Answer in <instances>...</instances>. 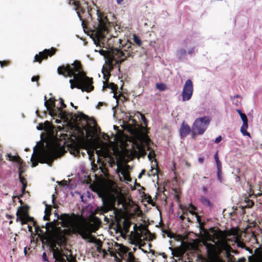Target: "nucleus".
<instances>
[{"label":"nucleus","mask_w":262,"mask_h":262,"mask_svg":"<svg viewBox=\"0 0 262 262\" xmlns=\"http://www.w3.org/2000/svg\"><path fill=\"white\" fill-rule=\"evenodd\" d=\"M237 112L238 113L242 121L248 120L247 117L246 115V114L243 113L241 110H237Z\"/></svg>","instance_id":"nucleus-23"},{"label":"nucleus","mask_w":262,"mask_h":262,"mask_svg":"<svg viewBox=\"0 0 262 262\" xmlns=\"http://www.w3.org/2000/svg\"><path fill=\"white\" fill-rule=\"evenodd\" d=\"M145 172V170H144V169L142 170L141 172L138 175V178L139 179L141 178L142 175L144 174Z\"/></svg>","instance_id":"nucleus-40"},{"label":"nucleus","mask_w":262,"mask_h":262,"mask_svg":"<svg viewBox=\"0 0 262 262\" xmlns=\"http://www.w3.org/2000/svg\"><path fill=\"white\" fill-rule=\"evenodd\" d=\"M95 52H98L99 51L100 54L102 56H105L106 55V51L105 50H100L99 51H98L97 50L95 49Z\"/></svg>","instance_id":"nucleus-28"},{"label":"nucleus","mask_w":262,"mask_h":262,"mask_svg":"<svg viewBox=\"0 0 262 262\" xmlns=\"http://www.w3.org/2000/svg\"><path fill=\"white\" fill-rule=\"evenodd\" d=\"M180 218L182 220H184L185 217L183 216V215H181L180 216Z\"/></svg>","instance_id":"nucleus-54"},{"label":"nucleus","mask_w":262,"mask_h":262,"mask_svg":"<svg viewBox=\"0 0 262 262\" xmlns=\"http://www.w3.org/2000/svg\"><path fill=\"white\" fill-rule=\"evenodd\" d=\"M83 198H84V196L83 195H81L80 196V199H81V201L84 202L85 201L84 200Z\"/></svg>","instance_id":"nucleus-51"},{"label":"nucleus","mask_w":262,"mask_h":262,"mask_svg":"<svg viewBox=\"0 0 262 262\" xmlns=\"http://www.w3.org/2000/svg\"><path fill=\"white\" fill-rule=\"evenodd\" d=\"M111 86H111V89H112L113 91H114V89H115V87H116V85H115L114 83H111Z\"/></svg>","instance_id":"nucleus-47"},{"label":"nucleus","mask_w":262,"mask_h":262,"mask_svg":"<svg viewBox=\"0 0 262 262\" xmlns=\"http://www.w3.org/2000/svg\"><path fill=\"white\" fill-rule=\"evenodd\" d=\"M71 105L74 107L75 109H77V107L74 106V104L72 102H71Z\"/></svg>","instance_id":"nucleus-53"},{"label":"nucleus","mask_w":262,"mask_h":262,"mask_svg":"<svg viewBox=\"0 0 262 262\" xmlns=\"http://www.w3.org/2000/svg\"><path fill=\"white\" fill-rule=\"evenodd\" d=\"M196 218H197V220H198V221H199L200 217H199L198 215H196Z\"/></svg>","instance_id":"nucleus-59"},{"label":"nucleus","mask_w":262,"mask_h":262,"mask_svg":"<svg viewBox=\"0 0 262 262\" xmlns=\"http://www.w3.org/2000/svg\"><path fill=\"white\" fill-rule=\"evenodd\" d=\"M103 105V102H99L98 103L97 108H99L100 106H102Z\"/></svg>","instance_id":"nucleus-44"},{"label":"nucleus","mask_w":262,"mask_h":262,"mask_svg":"<svg viewBox=\"0 0 262 262\" xmlns=\"http://www.w3.org/2000/svg\"><path fill=\"white\" fill-rule=\"evenodd\" d=\"M44 104L47 110L50 111V108H53L55 107V100L50 98L48 101H46Z\"/></svg>","instance_id":"nucleus-16"},{"label":"nucleus","mask_w":262,"mask_h":262,"mask_svg":"<svg viewBox=\"0 0 262 262\" xmlns=\"http://www.w3.org/2000/svg\"><path fill=\"white\" fill-rule=\"evenodd\" d=\"M189 209L190 210V212L193 214H194V211L196 209V208L193 205L190 204L189 205Z\"/></svg>","instance_id":"nucleus-26"},{"label":"nucleus","mask_w":262,"mask_h":262,"mask_svg":"<svg viewBox=\"0 0 262 262\" xmlns=\"http://www.w3.org/2000/svg\"><path fill=\"white\" fill-rule=\"evenodd\" d=\"M193 91V83L190 79L186 81L183 89L182 100L183 101L189 100L192 95Z\"/></svg>","instance_id":"nucleus-8"},{"label":"nucleus","mask_w":262,"mask_h":262,"mask_svg":"<svg viewBox=\"0 0 262 262\" xmlns=\"http://www.w3.org/2000/svg\"><path fill=\"white\" fill-rule=\"evenodd\" d=\"M147 150H150V147L149 146H147Z\"/></svg>","instance_id":"nucleus-63"},{"label":"nucleus","mask_w":262,"mask_h":262,"mask_svg":"<svg viewBox=\"0 0 262 262\" xmlns=\"http://www.w3.org/2000/svg\"><path fill=\"white\" fill-rule=\"evenodd\" d=\"M156 88L160 91H164L166 89L167 86L165 84L161 83H157Z\"/></svg>","instance_id":"nucleus-22"},{"label":"nucleus","mask_w":262,"mask_h":262,"mask_svg":"<svg viewBox=\"0 0 262 262\" xmlns=\"http://www.w3.org/2000/svg\"><path fill=\"white\" fill-rule=\"evenodd\" d=\"M102 156L104 158L108 159V165L111 167H113L115 165L117 164L115 161V158L112 156V154L110 152L105 151L103 152Z\"/></svg>","instance_id":"nucleus-13"},{"label":"nucleus","mask_w":262,"mask_h":262,"mask_svg":"<svg viewBox=\"0 0 262 262\" xmlns=\"http://www.w3.org/2000/svg\"><path fill=\"white\" fill-rule=\"evenodd\" d=\"M44 100H45V101H47V96H45V97H44Z\"/></svg>","instance_id":"nucleus-60"},{"label":"nucleus","mask_w":262,"mask_h":262,"mask_svg":"<svg viewBox=\"0 0 262 262\" xmlns=\"http://www.w3.org/2000/svg\"><path fill=\"white\" fill-rule=\"evenodd\" d=\"M129 256L130 258H134L133 256L132 255V254L130 253H129Z\"/></svg>","instance_id":"nucleus-55"},{"label":"nucleus","mask_w":262,"mask_h":262,"mask_svg":"<svg viewBox=\"0 0 262 262\" xmlns=\"http://www.w3.org/2000/svg\"><path fill=\"white\" fill-rule=\"evenodd\" d=\"M28 230H29V231L30 232H32V227L31 226L28 225Z\"/></svg>","instance_id":"nucleus-49"},{"label":"nucleus","mask_w":262,"mask_h":262,"mask_svg":"<svg viewBox=\"0 0 262 262\" xmlns=\"http://www.w3.org/2000/svg\"><path fill=\"white\" fill-rule=\"evenodd\" d=\"M54 215L57 220H60V222L56 221L54 219L51 223H46L47 230L49 229L48 226L50 224H53L54 226L61 225L68 229L70 233L79 235L84 239H88L90 238L91 234L89 227L85 223L80 222L79 217L75 213H73L71 215L63 213L59 215L55 212Z\"/></svg>","instance_id":"nucleus-2"},{"label":"nucleus","mask_w":262,"mask_h":262,"mask_svg":"<svg viewBox=\"0 0 262 262\" xmlns=\"http://www.w3.org/2000/svg\"><path fill=\"white\" fill-rule=\"evenodd\" d=\"M241 97L239 95H235L234 96H231L230 99L232 101V103L235 105V106H238L239 104L241 101L238 100V99L240 98Z\"/></svg>","instance_id":"nucleus-19"},{"label":"nucleus","mask_w":262,"mask_h":262,"mask_svg":"<svg viewBox=\"0 0 262 262\" xmlns=\"http://www.w3.org/2000/svg\"><path fill=\"white\" fill-rule=\"evenodd\" d=\"M198 161H199V162L200 163L202 164V163H203V161H204V159H203V158H202V157H200V158H199V159H198Z\"/></svg>","instance_id":"nucleus-42"},{"label":"nucleus","mask_w":262,"mask_h":262,"mask_svg":"<svg viewBox=\"0 0 262 262\" xmlns=\"http://www.w3.org/2000/svg\"><path fill=\"white\" fill-rule=\"evenodd\" d=\"M7 157L8 158H7L8 160H9V161H12V162H16L19 165V166H18V170H19L18 178H19V181L22 184V187H21V190L22 193L23 194L25 192V191H26L25 190H26V188L27 187V181H26L25 179L23 177H22V176H21V174H22V171L21 170V163H22L21 159L19 157L12 156L10 154H7Z\"/></svg>","instance_id":"nucleus-7"},{"label":"nucleus","mask_w":262,"mask_h":262,"mask_svg":"<svg viewBox=\"0 0 262 262\" xmlns=\"http://www.w3.org/2000/svg\"><path fill=\"white\" fill-rule=\"evenodd\" d=\"M45 215L43 216V220L45 221L49 220V217H48V216L50 214V210H49L48 209L46 208L45 210Z\"/></svg>","instance_id":"nucleus-24"},{"label":"nucleus","mask_w":262,"mask_h":262,"mask_svg":"<svg viewBox=\"0 0 262 262\" xmlns=\"http://www.w3.org/2000/svg\"><path fill=\"white\" fill-rule=\"evenodd\" d=\"M56 49L53 47L50 49H45L42 52H40L38 54H36L34 57V61L41 62L42 59H47L48 56L51 57L56 52Z\"/></svg>","instance_id":"nucleus-9"},{"label":"nucleus","mask_w":262,"mask_h":262,"mask_svg":"<svg viewBox=\"0 0 262 262\" xmlns=\"http://www.w3.org/2000/svg\"><path fill=\"white\" fill-rule=\"evenodd\" d=\"M59 101H60V103L61 104V107L62 108L66 107V105L64 103L63 99L62 98H60Z\"/></svg>","instance_id":"nucleus-30"},{"label":"nucleus","mask_w":262,"mask_h":262,"mask_svg":"<svg viewBox=\"0 0 262 262\" xmlns=\"http://www.w3.org/2000/svg\"><path fill=\"white\" fill-rule=\"evenodd\" d=\"M88 196L90 197V193L89 192H88Z\"/></svg>","instance_id":"nucleus-62"},{"label":"nucleus","mask_w":262,"mask_h":262,"mask_svg":"<svg viewBox=\"0 0 262 262\" xmlns=\"http://www.w3.org/2000/svg\"><path fill=\"white\" fill-rule=\"evenodd\" d=\"M37 145H36L34 148V152L31 158L32 163V166H37L38 162L41 163H47L49 165H51L53 161L58 157L60 146H57L56 144L53 143L48 150H43L40 151L36 156L37 161L34 160L35 152L37 149Z\"/></svg>","instance_id":"nucleus-3"},{"label":"nucleus","mask_w":262,"mask_h":262,"mask_svg":"<svg viewBox=\"0 0 262 262\" xmlns=\"http://www.w3.org/2000/svg\"><path fill=\"white\" fill-rule=\"evenodd\" d=\"M216 262H225L223 259L219 258Z\"/></svg>","instance_id":"nucleus-52"},{"label":"nucleus","mask_w":262,"mask_h":262,"mask_svg":"<svg viewBox=\"0 0 262 262\" xmlns=\"http://www.w3.org/2000/svg\"><path fill=\"white\" fill-rule=\"evenodd\" d=\"M216 163V167H217V170H222V164H221V162H215Z\"/></svg>","instance_id":"nucleus-31"},{"label":"nucleus","mask_w":262,"mask_h":262,"mask_svg":"<svg viewBox=\"0 0 262 262\" xmlns=\"http://www.w3.org/2000/svg\"><path fill=\"white\" fill-rule=\"evenodd\" d=\"M54 244H56V247H57V246H60V247L61 246V243L60 242H56Z\"/></svg>","instance_id":"nucleus-45"},{"label":"nucleus","mask_w":262,"mask_h":262,"mask_svg":"<svg viewBox=\"0 0 262 262\" xmlns=\"http://www.w3.org/2000/svg\"><path fill=\"white\" fill-rule=\"evenodd\" d=\"M191 132L190 126L183 122L180 129V134L181 137L184 138L186 137Z\"/></svg>","instance_id":"nucleus-12"},{"label":"nucleus","mask_w":262,"mask_h":262,"mask_svg":"<svg viewBox=\"0 0 262 262\" xmlns=\"http://www.w3.org/2000/svg\"><path fill=\"white\" fill-rule=\"evenodd\" d=\"M200 200L202 204H203L204 205L209 207H211L212 206V205L210 201L205 196H201L200 197Z\"/></svg>","instance_id":"nucleus-18"},{"label":"nucleus","mask_w":262,"mask_h":262,"mask_svg":"<svg viewBox=\"0 0 262 262\" xmlns=\"http://www.w3.org/2000/svg\"><path fill=\"white\" fill-rule=\"evenodd\" d=\"M106 255H107V252L105 250L102 249L100 246H97L96 250L92 252L93 257L104 258Z\"/></svg>","instance_id":"nucleus-11"},{"label":"nucleus","mask_w":262,"mask_h":262,"mask_svg":"<svg viewBox=\"0 0 262 262\" xmlns=\"http://www.w3.org/2000/svg\"><path fill=\"white\" fill-rule=\"evenodd\" d=\"M133 39H134V41L138 46H140L142 44V41L141 40L140 38L136 34L133 35Z\"/></svg>","instance_id":"nucleus-21"},{"label":"nucleus","mask_w":262,"mask_h":262,"mask_svg":"<svg viewBox=\"0 0 262 262\" xmlns=\"http://www.w3.org/2000/svg\"><path fill=\"white\" fill-rule=\"evenodd\" d=\"M222 137L221 136H219V137H217L214 140V142L215 143H220L221 141H222Z\"/></svg>","instance_id":"nucleus-34"},{"label":"nucleus","mask_w":262,"mask_h":262,"mask_svg":"<svg viewBox=\"0 0 262 262\" xmlns=\"http://www.w3.org/2000/svg\"><path fill=\"white\" fill-rule=\"evenodd\" d=\"M186 54L185 49H181L177 51V55L179 58H182Z\"/></svg>","instance_id":"nucleus-20"},{"label":"nucleus","mask_w":262,"mask_h":262,"mask_svg":"<svg viewBox=\"0 0 262 262\" xmlns=\"http://www.w3.org/2000/svg\"><path fill=\"white\" fill-rule=\"evenodd\" d=\"M114 97L116 99L117 102H118V100L117 98L116 97V95L115 94H114Z\"/></svg>","instance_id":"nucleus-58"},{"label":"nucleus","mask_w":262,"mask_h":262,"mask_svg":"<svg viewBox=\"0 0 262 262\" xmlns=\"http://www.w3.org/2000/svg\"><path fill=\"white\" fill-rule=\"evenodd\" d=\"M141 116L142 120L143 121L144 123L145 124V125H147V120L146 118H145L144 115H143L141 114Z\"/></svg>","instance_id":"nucleus-33"},{"label":"nucleus","mask_w":262,"mask_h":262,"mask_svg":"<svg viewBox=\"0 0 262 262\" xmlns=\"http://www.w3.org/2000/svg\"><path fill=\"white\" fill-rule=\"evenodd\" d=\"M217 178L220 183L222 182V170H217Z\"/></svg>","instance_id":"nucleus-25"},{"label":"nucleus","mask_w":262,"mask_h":262,"mask_svg":"<svg viewBox=\"0 0 262 262\" xmlns=\"http://www.w3.org/2000/svg\"><path fill=\"white\" fill-rule=\"evenodd\" d=\"M155 156V152L154 150L150 151L149 155H148V158L149 160H151L152 158H154Z\"/></svg>","instance_id":"nucleus-29"},{"label":"nucleus","mask_w":262,"mask_h":262,"mask_svg":"<svg viewBox=\"0 0 262 262\" xmlns=\"http://www.w3.org/2000/svg\"><path fill=\"white\" fill-rule=\"evenodd\" d=\"M214 158L215 162H220V160H219V157H218L217 152H216L214 155Z\"/></svg>","instance_id":"nucleus-37"},{"label":"nucleus","mask_w":262,"mask_h":262,"mask_svg":"<svg viewBox=\"0 0 262 262\" xmlns=\"http://www.w3.org/2000/svg\"><path fill=\"white\" fill-rule=\"evenodd\" d=\"M42 128H43V126L41 125H39L38 126H37L36 127V128L38 129V130H41L42 129Z\"/></svg>","instance_id":"nucleus-43"},{"label":"nucleus","mask_w":262,"mask_h":262,"mask_svg":"<svg viewBox=\"0 0 262 262\" xmlns=\"http://www.w3.org/2000/svg\"><path fill=\"white\" fill-rule=\"evenodd\" d=\"M194 48H191L189 50H188L187 53L188 54H191L192 53H193L194 52Z\"/></svg>","instance_id":"nucleus-41"},{"label":"nucleus","mask_w":262,"mask_h":262,"mask_svg":"<svg viewBox=\"0 0 262 262\" xmlns=\"http://www.w3.org/2000/svg\"><path fill=\"white\" fill-rule=\"evenodd\" d=\"M203 189L204 192H206L207 191V188L205 187L203 188Z\"/></svg>","instance_id":"nucleus-56"},{"label":"nucleus","mask_w":262,"mask_h":262,"mask_svg":"<svg viewBox=\"0 0 262 262\" xmlns=\"http://www.w3.org/2000/svg\"><path fill=\"white\" fill-rule=\"evenodd\" d=\"M24 252H25V254H26V253H27L26 248H25Z\"/></svg>","instance_id":"nucleus-61"},{"label":"nucleus","mask_w":262,"mask_h":262,"mask_svg":"<svg viewBox=\"0 0 262 262\" xmlns=\"http://www.w3.org/2000/svg\"><path fill=\"white\" fill-rule=\"evenodd\" d=\"M119 41L120 43L121 44V40L119 39Z\"/></svg>","instance_id":"nucleus-64"},{"label":"nucleus","mask_w":262,"mask_h":262,"mask_svg":"<svg viewBox=\"0 0 262 262\" xmlns=\"http://www.w3.org/2000/svg\"><path fill=\"white\" fill-rule=\"evenodd\" d=\"M248 127V120L243 121V125L241 127V132L243 135L250 137V133L247 131Z\"/></svg>","instance_id":"nucleus-14"},{"label":"nucleus","mask_w":262,"mask_h":262,"mask_svg":"<svg viewBox=\"0 0 262 262\" xmlns=\"http://www.w3.org/2000/svg\"><path fill=\"white\" fill-rule=\"evenodd\" d=\"M123 225L125 230L127 231L129 230L130 225L128 224L126 220H124L123 222Z\"/></svg>","instance_id":"nucleus-27"},{"label":"nucleus","mask_w":262,"mask_h":262,"mask_svg":"<svg viewBox=\"0 0 262 262\" xmlns=\"http://www.w3.org/2000/svg\"><path fill=\"white\" fill-rule=\"evenodd\" d=\"M42 259L44 261L49 262L48 258L47 257V254L45 252H43L42 255Z\"/></svg>","instance_id":"nucleus-32"},{"label":"nucleus","mask_w":262,"mask_h":262,"mask_svg":"<svg viewBox=\"0 0 262 262\" xmlns=\"http://www.w3.org/2000/svg\"><path fill=\"white\" fill-rule=\"evenodd\" d=\"M88 118V116L83 114H81L80 119H83V120H86Z\"/></svg>","instance_id":"nucleus-39"},{"label":"nucleus","mask_w":262,"mask_h":262,"mask_svg":"<svg viewBox=\"0 0 262 262\" xmlns=\"http://www.w3.org/2000/svg\"><path fill=\"white\" fill-rule=\"evenodd\" d=\"M211 118L209 116H204L196 118L192 125L193 130L199 135H202L210 124Z\"/></svg>","instance_id":"nucleus-6"},{"label":"nucleus","mask_w":262,"mask_h":262,"mask_svg":"<svg viewBox=\"0 0 262 262\" xmlns=\"http://www.w3.org/2000/svg\"><path fill=\"white\" fill-rule=\"evenodd\" d=\"M71 2L72 3V4L74 5L76 7L77 14L79 17L80 20H82L81 17L79 14V11L80 10H81L82 12H84L83 9L81 8L80 4H79V1L80 0H70Z\"/></svg>","instance_id":"nucleus-17"},{"label":"nucleus","mask_w":262,"mask_h":262,"mask_svg":"<svg viewBox=\"0 0 262 262\" xmlns=\"http://www.w3.org/2000/svg\"><path fill=\"white\" fill-rule=\"evenodd\" d=\"M57 72L59 74L62 75L66 77H73L74 79L69 80L72 89L77 88L81 89L82 92H90L94 89L92 85V78L86 76L81 71V66L78 61H75L71 65L67 64L59 67Z\"/></svg>","instance_id":"nucleus-1"},{"label":"nucleus","mask_w":262,"mask_h":262,"mask_svg":"<svg viewBox=\"0 0 262 262\" xmlns=\"http://www.w3.org/2000/svg\"><path fill=\"white\" fill-rule=\"evenodd\" d=\"M51 250L53 252V257L55 259V262H66L64 257H67V256L63 253L61 250L56 246V244L52 245Z\"/></svg>","instance_id":"nucleus-10"},{"label":"nucleus","mask_w":262,"mask_h":262,"mask_svg":"<svg viewBox=\"0 0 262 262\" xmlns=\"http://www.w3.org/2000/svg\"><path fill=\"white\" fill-rule=\"evenodd\" d=\"M97 14L98 22L94 25V28L96 31L97 38L96 40H94V42L98 46L100 43H104L106 41L105 32L107 31L108 20L106 16H101L98 13Z\"/></svg>","instance_id":"nucleus-4"},{"label":"nucleus","mask_w":262,"mask_h":262,"mask_svg":"<svg viewBox=\"0 0 262 262\" xmlns=\"http://www.w3.org/2000/svg\"><path fill=\"white\" fill-rule=\"evenodd\" d=\"M123 0H117V3L119 5H121Z\"/></svg>","instance_id":"nucleus-46"},{"label":"nucleus","mask_w":262,"mask_h":262,"mask_svg":"<svg viewBox=\"0 0 262 262\" xmlns=\"http://www.w3.org/2000/svg\"><path fill=\"white\" fill-rule=\"evenodd\" d=\"M4 63H7V61H0V65H1V67H3V64H4Z\"/></svg>","instance_id":"nucleus-48"},{"label":"nucleus","mask_w":262,"mask_h":262,"mask_svg":"<svg viewBox=\"0 0 262 262\" xmlns=\"http://www.w3.org/2000/svg\"><path fill=\"white\" fill-rule=\"evenodd\" d=\"M110 207V209H116V207L114 205H111Z\"/></svg>","instance_id":"nucleus-50"},{"label":"nucleus","mask_w":262,"mask_h":262,"mask_svg":"<svg viewBox=\"0 0 262 262\" xmlns=\"http://www.w3.org/2000/svg\"><path fill=\"white\" fill-rule=\"evenodd\" d=\"M135 46L127 40L124 45H122L121 49L116 48L112 50V56L113 58H120L121 61L125 60L127 57L132 56Z\"/></svg>","instance_id":"nucleus-5"},{"label":"nucleus","mask_w":262,"mask_h":262,"mask_svg":"<svg viewBox=\"0 0 262 262\" xmlns=\"http://www.w3.org/2000/svg\"><path fill=\"white\" fill-rule=\"evenodd\" d=\"M93 122L95 125V131L96 133L100 131V128L96 126V122L95 120H93Z\"/></svg>","instance_id":"nucleus-35"},{"label":"nucleus","mask_w":262,"mask_h":262,"mask_svg":"<svg viewBox=\"0 0 262 262\" xmlns=\"http://www.w3.org/2000/svg\"><path fill=\"white\" fill-rule=\"evenodd\" d=\"M120 172H121V174L124 177V180L127 181H131V179L129 177V174L127 172V171L124 169L123 170H120L119 168V165L117 164V168L116 169V173L119 174Z\"/></svg>","instance_id":"nucleus-15"},{"label":"nucleus","mask_w":262,"mask_h":262,"mask_svg":"<svg viewBox=\"0 0 262 262\" xmlns=\"http://www.w3.org/2000/svg\"><path fill=\"white\" fill-rule=\"evenodd\" d=\"M207 252L208 253H210V250L208 247H207Z\"/></svg>","instance_id":"nucleus-57"},{"label":"nucleus","mask_w":262,"mask_h":262,"mask_svg":"<svg viewBox=\"0 0 262 262\" xmlns=\"http://www.w3.org/2000/svg\"><path fill=\"white\" fill-rule=\"evenodd\" d=\"M58 111L59 112L60 115L61 116L60 117L61 118L64 117L65 115H64L63 111L62 110L61 108H58Z\"/></svg>","instance_id":"nucleus-36"},{"label":"nucleus","mask_w":262,"mask_h":262,"mask_svg":"<svg viewBox=\"0 0 262 262\" xmlns=\"http://www.w3.org/2000/svg\"><path fill=\"white\" fill-rule=\"evenodd\" d=\"M39 77L38 76H33L31 79V81L32 82L38 81L39 79Z\"/></svg>","instance_id":"nucleus-38"}]
</instances>
